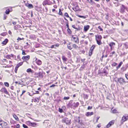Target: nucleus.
Segmentation results:
<instances>
[{"label":"nucleus","mask_w":128,"mask_h":128,"mask_svg":"<svg viewBox=\"0 0 128 128\" xmlns=\"http://www.w3.org/2000/svg\"><path fill=\"white\" fill-rule=\"evenodd\" d=\"M108 70V67L107 66H106L105 68L104 69V70L102 72H101V73L103 74H107L108 73V72L107 71V70Z\"/></svg>","instance_id":"11"},{"label":"nucleus","mask_w":128,"mask_h":128,"mask_svg":"<svg viewBox=\"0 0 128 128\" xmlns=\"http://www.w3.org/2000/svg\"><path fill=\"white\" fill-rule=\"evenodd\" d=\"M6 16L5 15H4V18L3 19L4 20H5L6 19Z\"/></svg>","instance_id":"56"},{"label":"nucleus","mask_w":128,"mask_h":128,"mask_svg":"<svg viewBox=\"0 0 128 128\" xmlns=\"http://www.w3.org/2000/svg\"><path fill=\"white\" fill-rule=\"evenodd\" d=\"M72 40L77 44H78L79 43V38L76 36H74L72 35Z\"/></svg>","instance_id":"2"},{"label":"nucleus","mask_w":128,"mask_h":128,"mask_svg":"<svg viewBox=\"0 0 128 128\" xmlns=\"http://www.w3.org/2000/svg\"><path fill=\"white\" fill-rule=\"evenodd\" d=\"M4 84L5 86H6L7 87H9V84L8 82H4Z\"/></svg>","instance_id":"32"},{"label":"nucleus","mask_w":128,"mask_h":128,"mask_svg":"<svg viewBox=\"0 0 128 128\" xmlns=\"http://www.w3.org/2000/svg\"><path fill=\"white\" fill-rule=\"evenodd\" d=\"M84 98L85 99H87L88 97V95L87 94H84Z\"/></svg>","instance_id":"31"},{"label":"nucleus","mask_w":128,"mask_h":128,"mask_svg":"<svg viewBox=\"0 0 128 128\" xmlns=\"http://www.w3.org/2000/svg\"><path fill=\"white\" fill-rule=\"evenodd\" d=\"M95 47V46L94 45H92L90 48V50L92 51H93Z\"/></svg>","instance_id":"25"},{"label":"nucleus","mask_w":128,"mask_h":128,"mask_svg":"<svg viewBox=\"0 0 128 128\" xmlns=\"http://www.w3.org/2000/svg\"><path fill=\"white\" fill-rule=\"evenodd\" d=\"M126 77L127 80H128V75L126 74Z\"/></svg>","instance_id":"64"},{"label":"nucleus","mask_w":128,"mask_h":128,"mask_svg":"<svg viewBox=\"0 0 128 128\" xmlns=\"http://www.w3.org/2000/svg\"><path fill=\"white\" fill-rule=\"evenodd\" d=\"M58 14L60 15H62V12L61 11V10L60 9H59V12L58 13Z\"/></svg>","instance_id":"42"},{"label":"nucleus","mask_w":128,"mask_h":128,"mask_svg":"<svg viewBox=\"0 0 128 128\" xmlns=\"http://www.w3.org/2000/svg\"><path fill=\"white\" fill-rule=\"evenodd\" d=\"M64 16H66V17L68 18L69 17V16L67 12H66L64 14Z\"/></svg>","instance_id":"40"},{"label":"nucleus","mask_w":128,"mask_h":128,"mask_svg":"<svg viewBox=\"0 0 128 128\" xmlns=\"http://www.w3.org/2000/svg\"><path fill=\"white\" fill-rule=\"evenodd\" d=\"M117 64V63L115 62H114L112 64V66H115Z\"/></svg>","instance_id":"43"},{"label":"nucleus","mask_w":128,"mask_h":128,"mask_svg":"<svg viewBox=\"0 0 128 128\" xmlns=\"http://www.w3.org/2000/svg\"><path fill=\"white\" fill-rule=\"evenodd\" d=\"M26 92L25 90H23L22 92V94L20 95V96L21 97L22 95V94Z\"/></svg>","instance_id":"52"},{"label":"nucleus","mask_w":128,"mask_h":128,"mask_svg":"<svg viewBox=\"0 0 128 128\" xmlns=\"http://www.w3.org/2000/svg\"><path fill=\"white\" fill-rule=\"evenodd\" d=\"M96 38V40H101L102 38V37L100 35L97 34L95 36Z\"/></svg>","instance_id":"12"},{"label":"nucleus","mask_w":128,"mask_h":128,"mask_svg":"<svg viewBox=\"0 0 128 128\" xmlns=\"http://www.w3.org/2000/svg\"><path fill=\"white\" fill-rule=\"evenodd\" d=\"M77 30H80L81 29L80 28V27H78V28H76V29Z\"/></svg>","instance_id":"57"},{"label":"nucleus","mask_w":128,"mask_h":128,"mask_svg":"<svg viewBox=\"0 0 128 128\" xmlns=\"http://www.w3.org/2000/svg\"><path fill=\"white\" fill-rule=\"evenodd\" d=\"M98 28L100 29V31H102L103 30L101 28L100 26H99L98 27Z\"/></svg>","instance_id":"48"},{"label":"nucleus","mask_w":128,"mask_h":128,"mask_svg":"<svg viewBox=\"0 0 128 128\" xmlns=\"http://www.w3.org/2000/svg\"><path fill=\"white\" fill-rule=\"evenodd\" d=\"M58 110H58L59 111L60 113L62 112H63V109L62 108H59L58 109Z\"/></svg>","instance_id":"37"},{"label":"nucleus","mask_w":128,"mask_h":128,"mask_svg":"<svg viewBox=\"0 0 128 128\" xmlns=\"http://www.w3.org/2000/svg\"><path fill=\"white\" fill-rule=\"evenodd\" d=\"M10 56V57H14V55L12 54H11L10 55H9Z\"/></svg>","instance_id":"62"},{"label":"nucleus","mask_w":128,"mask_h":128,"mask_svg":"<svg viewBox=\"0 0 128 128\" xmlns=\"http://www.w3.org/2000/svg\"><path fill=\"white\" fill-rule=\"evenodd\" d=\"M67 32H68L70 34H71L72 33V31H71V30H70V29H69V28H68V29L67 30Z\"/></svg>","instance_id":"33"},{"label":"nucleus","mask_w":128,"mask_h":128,"mask_svg":"<svg viewBox=\"0 0 128 128\" xmlns=\"http://www.w3.org/2000/svg\"><path fill=\"white\" fill-rule=\"evenodd\" d=\"M96 6L98 7V8H99L100 7V5L99 4H96Z\"/></svg>","instance_id":"63"},{"label":"nucleus","mask_w":128,"mask_h":128,"mask_svg":"<svg viewBox=\"0 0 128 128\" xmlns=\"http://www.w3.org/2000/svg\"><path fill=\"white\" fill-rule=\"evenodd\" d=\"M31 122L30 121H28L26 122V124L27 125L30 126Z\"/></svg>","instance_id":"27"},{"label":"nucleus","mask_w":128,"mask_h":128,"mask_svg":"<svg viewBox=\"0 0 128 128\" xmlns=\"http://www.w3.org/2000/svg\"><path fill=\"white\" fill-rule=\"evenodd\" d=\"M124 44V45L126 48H128V42H127L125 43Z\"/></svg>","instance_id":"29"},{"label":"nucleus","mask_w":128,"mask_h":128,"mask_svg":"<svg viewBox=\"0 0 128 128\" xmlns=\"http://www.w3.org/2000/svg\"><path fill=\"white\" fill-rule=\"evenodd\" d=\"M78 16L79 17L82 18H86V16H81L79 15H78Z\"/></svg>","instance_id":"34"},{"label":"nucleus","mask_w":128,"mask_h":128,"mask_svg":"<svg viewBox=\"0 0 128 128\" xmlns=\"http://www.w3.org/2000/svg\"><path fill=\"white\" fill-rule=\"evenodd\" d=\"M112 112L113 113H115L117 112V110L115 109L113 110Z\"/></svg>","instance_id":"44"},{"label":"nucleus","mask_w":128,"mask_h":128,"mask_svg":"<svg viewBox=\"0 0 128 128\" xmlns=\"http://www.w3.org/2000/svg\"><path fill=\"white\" fill-rule=\"evenodd\" d=\"M36 123L31 122L30 126L34 127L36 126Z\"/></svg>","instance_id":"24"},{"label":"nucleus","mask_w":128,"mask_h":128,"mask_svg":"<svg viewBox=\"0 0 128 128\" xmlns=\"http://www.w3.org/2000/svg\"><path fill=\"white\" fill-rule=\"evenodd\" d=\"M54 46L56 47H58L59 46V44H56L54 45Z\"/></svg>","instance_id":"51"},{"label":"nucleus","mask_w":128,"mask_h":128,"mask_svg":"<svg viewBox=\"0 0 128 128\" xmlns=\"http://www.w3.org/2000/svg\"><path fill=\"white\" fill-rule=\"evenodd\" d=\"M13 116L15 118L16 120L17 121H18L19 120V118L17 117V116L16 114H14L13 115Z\"/></svg>","instance_id":"20"},{"label":"nucleus","mask_w":128,"mask_h":128,"mask_svg":"<svg viewBox=\"0 0 128 128\" xmlns=\"http://www.w3.org/2000/svg\"><path fill=\"white\" fill-rule=\"evenodd\" d=\"M73 47L75 48H78V46L77 45H76V44H73L72 46Z\"/></svg>","instance_id":"38"},{"label":"nucleus","mask_w":128,"mask_h":128,"mask_svg":"<svg viewBox=\"0 0 128 128\" xmlns=\"http://www.w3.org/2000/svg\"><path fill=\"white\" fill-rule=\"evenodd\" d=\"M72 27L73 28H74V29H76V28L75 27V26L74 25H72Z\"/></svg>","instance_id":"60"},{"label":"nucleus","mask_w":128,"mask_h":128,"mask_svg":"<svg viewBox=\"0 0 128 128\" xmlns=\"http://www.w3.org/2000/svg\"><path fill=\"white\" fill-rule=\"evenodd\" d=\"M93 52V51L91 50H90L88 53L89 56H90L92 55V54Z\"/></svg>","instance_id":"28"},{"label":"nucleus","mask_w":128,"mask_h":128,"mask_svg":"<svg viewBox=\"0 0 128 128\" xmlns=\"http://www.w3.org/2000/svg\"><path fill=\"white\" fill-rule=\"evenodd\" d=\"M115 45V43L113 42H112L110 43V44H109V45L110 46V47H112L114 45Z\"/></svg>","instance_id":"30"},{"label":"nucleus","mask_w":128,"mask_h":128,"mask_svg":"<svg viewBox=\"0 0 128 128\" xmlns=\"http://www.w3.org/2000/svg\"><path fill=\"white\" fill-rule=\"evenodd\" d=\"M0 91L6 94H9L6 88L5 87L2 88L0 90Z\"/></svg>","instance_id":"5"},{"label":"nucleus","mask_w":128,"mask_h":128,"mask_svg":"<svg viewBox=\"0 0 128 128\" xmlns=\"http://www.w3.org/2000/svg\"><path fill=\"white\" fill-rule=\"evenodd\" d=\"M12 24H14V25H15L16 24V22H14V21H12Z\"/></svg>","instance_id":"58"},{"label":"nucleus","mask_w":128,"mask_h":128,"mask_svg":"<svg viewBox=\"0 0 128 128\" xmlns=\"http://www.w3.org/2000/svg\"><path fill=\"white\" fill-rule=\"evenodd\" d=\"M127 8L124 5H122L120 10V12L121 13H124L125 11V10Z\"/></svg>","instance_id":"7"},{"label":"nucleus","mask_w":128,"mask_h":128,"mask_svg":"<svg viewBox=\"0 0 128 128\" xmlns=\"http://www.w3.org/2000/svg\"><path fill=\"white\" fill-rule=\"evenodd\" d=\"M92 106H88V110H89L90 109H91L92 108Z\"/></svg>","instance_id":"50"},{"label":"nucleus","mask_w":128,"mask_h":128,"mask_svg":"<svg viewBox=\"0 0 128 128\" xmlns=\"http://www.w3.org/2000/svg\"><path fill=\"white\" fill-rule=\"evenodd\" d=\"M6 58L8 59H10V57L9 55H7L6 56Z\"/></svg>","instance_id":"41"},{"label":"nucleus","mask_w":128,"mask_h":128,"mask_svg":"<svg viewBox=\"0 0 128 128\" xmlns=\"http://www.w3.org/2000/svg\"><path fill=\"white\" fill-rule=\"evenodd\" d=\"M128 120V114H125L122 117V120L123 122L127 121Z\"/></svg>","instance_id":"4"},{"label":"nucleus","mask_w":128,"mask_h":128,"mask_svg":"<svg viewBox=\"0 0 128 128\" xmlns=\"http://www.w3.org/2000/svg\"><path fill=\"white\" fill-rule=\"evenodd\" d=\"M94 114V113L93 112H88L86 113L85 114V115L87 116H90L91 115H93Z\"/></svg>","instance_id":"14"},{"label":"nucleus","mask_w":128,"mask_h":128,"mask_svg":"<svg viewBox=\"0 0 128 128\" xmlns=\"http://www.w3.org/2000/svg\"><path fill=\"white\" fill-rule=\"evenodd\" d=\"M79 103L78 102H75L72 101H70L68 104L69 107L71 108H76L78 106Z\"/></svg>","instance_id":"1"},{"label":"nucleus","mask_w":128,"mask_h":128,"mask_svg":"<svg viewBox=\"0 0 128 128\" xmlns=\"http://www.w3.org/2000/svg\"><path fill=\"white\" fill-rule=\"evenodd\" d=\"M70 98V97L68 96L67 97H64V100H68Z\"/></svg>","instance_id":"39"},{"label":"nucleus","mask_w":128,"mask_h":128,"mask_svg":"<svg viewBox=\"0 0 128 128\" xmlns=\"http://www.w3.org/2000/svg\"><path fill=\"white\" fill-rule=\"evenodd\" d=\"M22 54L23 55H25L26 54V53L23 50H22Z\"/></svg>","instance_id":"49"},{"label":"nucleus","mask_w":128,"mask_h":128,"mask_svg":"<svg viewBox=\"0 0 128 128\" xmlns=\"http://www.w3.org/2000/svg\"><path fill=\"white\" fill-rule=\"evenodd\" d=\"M38 98H36L34 100V102H38Z\"/></svg>","instance_id":"35"},{"label":"nucleus","mask_w":128,"mask_h":128,"mask_svg":"<svg viewBox=\"0 0 128 128\" xmlns=\"http://www.w3.org/2000/svg\"><path fill=\"white\" fill-rule=\"evenodd\" d=\"M122 64V62H120L119 64H118V66H117L116 67V70H117L118 68H119L120 67Z\"/></svg>","instance_id":"22"},{"label":"nucleus","mask_w":128,"mask_h":128,"mask_svg":"<svg viewBox=\"0 0 128 128\" xmlns=\"http://www.w3.org/2000/svg\"><path fill=\"white\" fill-rule=\"evenodd\" d=\"M70 120H69L66 118H64L62 120V122L63 123H65L66 124H70Z\"/></svg>","instance_id":"3"},{"label":"nucleus","mask_w":128,"mask_h":128,"mask_svg":"<svg viewBox=\"0 0 128 128\" xmlns=\"http://www.w3.org/2000/svg\"><path fill=\"white\" fill-rule=\"evenodd\" d=\"M96 41L97 42V44L99 45L101 44L102 43L101 42V40H96Z\"/></svg>","instance_id":"23"},{"label":"nucleus","mask_w":128,"mask_h":128,"mask_svg":"<svg viewBox=\"0 0 128 128\" xmlns=\"http://www.w3.org/2000/svg\"><path fill=\"white\" fill-rule=\"evenodd\" d=\"M30 56L28 55L26 56H23L22 58V59L24 61L26 60H28L30 59Z\"/></svg>","instance_id":"13"},{"label":"nucleus","mask_w":128,"mask_h":128,"mask_svg":"<svg viewBox=\"0 0 128 128\" xmlns=\"http://www.w3.org/2000/svg\"><path fill=\"white\" fill-rule=\"evenodd\" d=\"M20 127V126L19 124H16V128H19Z\"/></svg>","instance_id":"53"},{"label":"nucleus","mask_w":128,"mask_h":128,"mask_svg":"<svg viewBox=\"0 0 128 128\" xmlns=\"http://www.w3.org/2000/svg\"><path fill=\"white\" fill-rule=\"evenodd\" d=\"M85 68V66L84 65V64L82 65V66L80 68L81 69H84Z\"/></svg>","instance_id":"54"},{"label":"nucleus","mask_w":128,"mask_h":128,"mask_svg":"<svg viewBox=\"0 0 128 128\" xmlns=\"http://www.w3.org/2000/svg\"><path fill=\"white\" fill-rule=\"evenodd\" d=\"M80 117H78V118L79 119L78 121V123L80 124H81L82 123V121L80 120H79L80 119Z\"/></svg>","instance_id":"47"},{"label":"nucleus","mask_w":128,"mask_h":128,"mask_svg":"<svg viewBox=\"0 0 128 128\" xmlns=\"http://www.w3.org/2000/svg\"><path fill=\"white\" fill-rule=\"evenodd\" d=\"M36 62L37 64L39 65H41L42 64L41 61L40 60H38Z\"/></svg>","instance_id":"19"},{"label":"nucleus","mask_w":128,"mask_h":128,"mask_svg":"<svg viewBox=\"0 0 128 128\" xmlns=\"http://www.w3.org/2000/svg\"><path fill=\"white\" fill-rule=\"evenodd\" d=\"M24 38H20L18 37L17 39V40H24Z\"/></svg>","instance_id":"46"},{"label":"nucleus","mask_w":128,"mask_h":128,"mask_svg":"<svg viewBox=\"0 0 128 128\" xmlns=\"http://www.w3.org/2000/svg\"><path fill=\"white\" fill-rule=\"evenodd\" d=\"M8 40L7 38H6L3 41L2 43V44H3L4 45H6L8 42Z\"/></svg>","instance_id":"17"},{"label":"nucleus","mask_w":128,"mask_h":128,"mask_svg":"<svg viewBox=\"0 0 128 128\" xmlns=\"http://www.w3.org/2000/svg\"><path fill=\"white\" fill-rule=\"evenodd\" d=\"M88 2L91 4H93L94 3V2L92 0H88Z\"/></svg>","instance_id":"21"},{"label":"nucleus","mask_w":128,"mask_h":128,"mask_svg":"<svg viewBox=\"0 0 128 128\" xmlns=\"http://www.w3.org/2000/svg\"><path fill=\"white\" fill-rule=\"evenodd\" d=\"M118 82L121 84H122L123 82L126 83L124 80L122 78H120L118 79Z\"/></svg>","instance_id":"10"},{"label":"nucleus","mask_w":128,"mask_h":128,"mask_svg":"<svg viewBox=\"0 0 128 128\" xmlns=\"http://www.w3.org/2000/svg\"><path fill=\"white\" fill-rule=\"evenodd\" d=\"M62 58L63 61L66 62L67 60V58L64 56H62Z\"/></svg>","instance_id":"16"},{"label":"nucleus","mask_w":128,"mask_h":128,"mask_svg":"<svg viewBox=\"0 0 128 128\" xmlns=\"http://www.w3.org/2000/svg\"><path fill=\"white\" fill-rule=\"evenodd\" d=\"M26 5V6H28L29 8H33V6L31 4H28V5Z\"/></svg>","instance_id":"18"},{"label":"nucleus","mask_w":128,"mask_h":128,"mask_svg":"<svg viewBox=\"0 0 128 128\" xmlns=\"http://www.w3.org/2000/svg\"><path fill=\"white\" fill-rule=\"evenodd\" d=\"M26 72H30L31 73L32 72V69L30 68H29L28 69H27V70H26Z\"/></svg>","instance_id":"26"},{"label":"nucleus","mask_w":128,"mask_h":128,"mask_svg":"<svg viewBox=\"0 0 128 128\" xmlns=\"http://www.w3.org/2000/svg\"><path fill=\"white\" fill-rule=\"evenodd\" d=\"M43 74L41 72H39L38 73H36L35 75L36 76V77H39L42 78L43 77Z\"/></svg>","instance_id":"8"},{"label":"nucleus","mask_w":128,"mask_h":128,"mask_svg":"<svg viewBox=\"0 0 128 128\" xmlns=\"http://www.w3.org/2000/svg\"><path fill=\"white\" fill-rule=\"evenodd\" d=\"M8 33L10 35H11L12 34V32L10 30L8 31Z\"/></svg>","instance_id":"61"},{"label":"nucleus","mask_w":128,"mask_h":128,"mask_svg":"<svg viewBox=\"0 0 128 128\" xmlns=\"http://www.w3.org/2000/svg\"><path fill=\"white\" fill-rule=\"evenodd\" d=\"M23 126L24 128H28V126L24 124H23Z\"/></svg>","instance_id":"45"},{"label":"nucleus","mask_w":128,"mask_h":128,"mask_svg":"<svg viewBox=\"0 0 128 128\" xmlns=\"http://www.w3.org/2000/svg\"><path fill=\"white\" fill-rule=\"evenodd\" d=\"M114 122V120H112L111 121H110L108 124L106 125V127L107 128L109 127L110 126L113 125Z\"/></svg>","instance_id":"9"},{"label":"nucleus","mask_w":128,"mask_h":128,"mask_svg":"<svg viewBox=\"0 0 128 128\" xmlns=\"http://www.w3.org/2000/svg\"><path fill=\"white\" fill-rule=\"evenodd\" d=\"M68 46V48L69 49L71 50L72 48V47L71 46Z\"/></svg>","instance_id":"55"},{"label":"nucleus","mask_w":128,"mask_h":128,"mask_svg":"<svg viewBox=\"0 0 128 128\" xmlns=\"http://www.w3.org/2000/svg\"><path fill=\"white\" fill-rule=\"evenodd\" d=\"M23 62H20L18 64H17L16 66L15 69V72L16 73L17 72V71L18 70V68L23 64Z\"/></svg>","instance_id":"6"},{"label":"nucleus","mask_w":128,"mask_h":128,"mask_svg":"<svg viewBox=\"0 0 128 128\" xmlns=\"http://www.w3.org/2000/svg\"><path fill=\"white\" fill-rule=\"evenodd\" d=\"M56 86L54 84H53L52 86H50V87H52L55 86Z\"/></svg>","instance_id":"59"},{"label":"nucleus","mask_w":128,"mask_h":128,"mask_svg":"<svg viewBox=\"0 0 128 128\" xmlns=\"http://www.w3.org/2000/svg\"><path fill=\"white\" fill-rule=\"evenodd\" d=\"M10 12V11L9 9L6 10V11L5 12L6 14H8Z\"/></svg>","instance_id":"36"},{"label":"nucleus","mask_w":128,"mask_h":128,"mask_svg":"<svg viewBox=\"0 0 128 128\" xmlns=\"http://www.w3.org/2000/svg\"><path fill=\"white\" fill-rule=\"evenodd\" d=\"M89 27L90 26L88 25L84 26V30L86 32L89 29Z\"/></svg>","instance_id":"15"}]
</instances>
